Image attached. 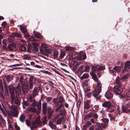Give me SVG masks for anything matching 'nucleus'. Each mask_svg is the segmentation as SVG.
Here are the masks:
<instances>
[{
	"label": "nucleus",
	"instance_id": "nucleus-1",
	"mask_svg": "<svg viewBox=\"0 0 130 130\" xmlns=\"http://www.w3.org/2000/svg\"><path fill=\"white\" fill-rule=\"evenodd\" d=\"M20 81L21 84L22 94L24 96H25L26 93L27 92L29 89L28 83H26L25 86V83L26 80L23 78L22 76L20 77Z\"/></svg>",
	"mask_w": 130,
	"mask_h": 130
},
{
	"label": "nucleus",
	"instance_id": "nucleus-2",
	"mask_svg": "<svg viewBox=\"0 0 130 130\" xmlns=\"http://www.w3.org/2000/svg\"><path fill=\"white\" fill-rule=\"evenodd\" d=\"M42 125L41 122L40 121V119L38 118H37L35 121L32 123V126L30 127L31 130H33L34 128H36L39 126H41Z\"/></svg>",
	"mask_w": 130,
	"mask_h": 130
},
{
	"label": "nucleus",
	"instance_id": "nucleus-3",
	"mask_svg": "<svg viewBox=\"0 0 130 130\" xmlns=\"http://www.w3.org/2000/svg\"><path fill=\"white\" fill-rule=\"evenodd\" d=\"M39 50L40 52L42 53L45 52L49 53L50 52V51L48 49L47 45L45 44H42L39 47Z\"/></svg>",
	"mask_w": 130,
	"mask_h": 130
},
{
	"label": "nucleus",
	"instance_id": "nucleus-4",
	"mask_svg": "<svg viewBox=\"0 0 130 130\" xmlns=\"http://www.w3.org/2000/svg\"><path fill=\"white\" fill-rule=\"evenodd\" d=\"M113 90L115 94H119L123 91V89L121 86H116L113 88Z\"/></svg>",
	"mask_w": 130,
	"mask_h": 130
},
{
	"label": "nucleus",
	"instance_id": "nucleus-5",
	"mask_svg": "<svg viewBox=\"0 0 130 130\" xmlns=\"http://www.w3.org/2000/svg\"><path fill=\"white\" fill-rule=\"evenodd\" d=\"M101 91L100 90H99L97 89H95L93 92V96L96 98L97 101H100L101 96L100 95H99V94L101 92Z\"/></svg>",
	"mask_w": 130,
	"mask_h": 130
},
{
	"label": "nucleus",
	"instance_id": "nucleus-6",
	"mask_svg": "<svg viewBox=\"0 0 130 130\" xmlns=\"http://www.w3.org/2000/svg\"><path fill=\"white\" fill-rule=\"evenodd\" d=\"M34 76H32L30 77L29 79V89H32L33 87V81L34 79L33 84H35L36 83L37 78H34Z\"/></svg>",
	"mask_w": 130,
	"mask_h": 130
},
{
	"label": "nucleus",
	"instance_id": "nucleus-7",
	"mask_svg": "<svg viewBox=\"0 0 130 130\" xmlns=\"http://www.w3.org/2000/svg\"><path fill=\"white\" fill-rule=\"evenodd\" d=\"M121 113H127L130 111V103H128L126 105L123 106L121 107Z\"/></svg>",
	"mask_w": 130,
	"mask_h": 130
},
{
	"label": "nucleus",
	"instance_id": "nucleus-8",
	"mask_svg": "<svg viewBox=\"0 0 130 130\" xmlns=\"http://www.w3.org/2000/svg\"><path fill=\"white\" fill-rule=\"evenodd\" d=\"M103 123H100V126L104 129L108 127L109 120L108 119L104 118L103 119Z\"/></svg>",
	"mask_w": 130,
	"mask_h": 130
},
{
	"label": "nucleus",
	"instance_id": "nucleus-9",
	"mask_svg": "<svg viewBox=\"0 0 130 130\" xmlns=\"http://www.w3.org/2000/svg\"><path fill=\"white\" fill-rule=\"evenodd\" d=\"M111 105V102L109 101L104 102L102 104V106L103 107L107 108L106 110V111H108V110L110 108Z\"/></svg>",
	"mask_w": 130,
	"mask_h": 130
},
{
	"label": "nucleus",
	"instance_id": "nucleus-10",
	"mask_svg": "<svg viewBox=\"0 0 130 130\" xmlns=\"http://www.w3.org/2000/svg\"><path fill=\"white\" fill-rule=\"evenodd\" d=\"M130 71V61H127L125 62L124 67V69L123 71V72L125 71Z\"/></svg>",
	"mask_w": 130,
	"mask_h": 130
},
{
	"label": "nucleus",
	"instance_id": "nucleus-11",
	"mask_svg": "<svg viewBox=\"0 0 130 130\" xmlns=\"http://www.w3.org/2000/svg\"><path fill=\"white\" fill-rule=\"evenodd\" d=\"M18 111H10L8 113V115L9 116L17 117L18 116Z\"/></svg>",
	"mask_w": 130,
	"mask_h": 130
},
{
	"label": "nucleus",
	"instance_id": "nucleus-12",
	"mask_svg": "<svg viewBox=\"0 0 130 130\" xmlns=\"http://www.w3.org/2000/svg\"><path fill=\"white\" fill-rule=\"evenodd\" d=\"M86 58V54L84 53H83L76 57L75 58L77 59L80 60L83 59L84 60Z\"/></svg>",
	"mask_w": 130,
	"mask_h": 130
},
{
	"label": "nucleus",
	"instance_id": "nucleus-13",
	"mask_svg": "<svg viewBox=\"0 0 130 130\" xmlns=\"http://www.w3.org/2000/svg\"><path fill=\"white\" fill-rule=\"evenodd\" d=\"M20 84V83H19L18 84V86L15 89V93L17 95L20 94L21 93Z\"/></svg>",
	"mask_w": 130,
	"mask_h": 130
},
{
	"label": "nucleus",
	"instance_id": "nucleus-14",
	"mask_svg": "<svg viewBox=\"0 0 130 130\" xmlns=\"http://www.w3.org/2000/svg\"><path fill=\"white\" fill-rule=\"evenodd\" d=\"M47 105V103L45 102H44L42 104V112L44 115H45L46 113Z\"/></svg>",
	"mask_w": 130,
	"mask_h": 130
},
{
	"label": "nucleus",
	"instance_id": "nucleus-15",
	"mask_svg": "<svg viewBox=\"0 0 130 130\" xmlns=\"http://www.w3.org/2000/svg\"><path fill=\"white\" fill-rule=\"evenodd\" d=\"M48 118L50 119L51 118V116L53 114V111L52 110L51 107L48 106L47 108Z\"/></svg>",
	"mask_w": 130,
	"mask_h": 130
},
{
	"label": "nucleus",
	"instance_id": "nucleus-16",
	"mask_svg": "<svg viewBox=\"0 0 130 130\" xmlns=\"http://www.w3.org/2000/svg\"><path fill=\"white\" fill-rule=\"evenodd\" d=\"M8 89L9 91L10 95H14V88L13 87V85L12 84H10L8 86Z\"/></svg>",
	"mask_w": 130,
	"mask_h": 130
},
{
	"label": "nucleus",
	"instance_id": "nucleus-17",
	"mask_svg": "<svg viewBox=\"0 0 130 130\" xmlns=\"http://www.w3.org/2000/svg\"><path fill=\"white\" fill-rule=\"evenodd\" d=\"M25 45H26V44L24 43H21L19 49V50L21 51H25L26 50V48L25 47Z\"/></svg>",
	"mask_w": 130,
	"mask_h": 130
},
{
	"label": "nucleus",
	"instance_id": "nucleus-18",
	"mask_svg": "<svg viewBox=\"0 0 130 130\" xmlns=\"http://www.w3.org/2000/svg\"><path fill=\"white\" fill-rule=\"evenodd\" d=\"M65 120V119L64 118V117L63 116L57 120L56 122V124L57 125L60 124L62 122H63V123Z\"/></svg>",
	"mask_w": 130,
	"mask_h": 130
},
{
	"label": "nucleus",
	"instance_id": "nucleus-19",
	"mask_svg": "<svg viewBox=\"0 0 130 130\" xmlns=\"http://www.w3.org/2000/svg\"><path fill=\"white\" fill-rule=\"evenodd\" d=\"M90 102L89 100L86 101L84 103V108L85 109H88L90 108L89 103Z\"/></svg>",
	"mask_w": 130,
	"mask_h": 130
},
{
	"label": "nucleus",
	"instance_id": "nucleus-20",
	"mask_svg": "<svg viewBox=\"0 0 130 130\" xmlns=\"http://www.w3.org/2000/svg\"><path fill=\"white\" fill-rule=\"evenodd\" d=\"M15 44L12 43L9 44L7 46V48L8 50L10 51H12L13 50V49H15Z\"/></svg>",
	"mask_w": 130,
	"mask_h": 130
},
{
	"label": "nucleus",
	"instance_id": "nucleus-21",
	"mask_svg": "<svg viewBox=\"0 0 130 130\" xmlns=\"http://www.w3.org/2000/svg\"><path fill=\"white\" fill-rule=\"evenodd\" d=\"M29 111L33 113H35L37 115L39 114L38 112L37 109L35 107H30L28 109Z\"/></svg>",
	"mask_w": 130,
	"mask_h": 130
},
{
	"label": "nucleus",
	"instance_id": "nucleus-22",
	"mask_svg": "<svg viewBox=\"0 0 130 130\" xmlns=\"http://www.w3.org/2000/svg\"><path fill=\"white\" fill-rule=\"evenodd\" d=\"M14 103L17 106H19L20 105V99L17 97H15L14 94Z\"/></svg>",
	"mask_w": 130,
	"mask_h": 130
},
{
	"label": "nucleus",
	"instance_id": "nucleus-23",
	"mask_svg": "<svg viewBox=\"0 0 130 130\" xmlns=\"http://www.w3.org/2000/svg\"><path fill=\"white\" fill-rule=\"evenodd\" d=\"M48 125L52 129L56 130L57 128L56 125L54 124L53 122L51 121L49 122L48 123Z\"/></svg>",
	"mask_w": 130,
	"mask_h": 130
},
{
	"label": "nucleus",
	"instance_id": "nucleus-24",
	"mask_svg": "<svg viewBox=\"0 0 130 130\" xmlns=\"http://www.w3.org/2000/svg\"><path fill=\"white\" fill-rule=\"evenodd\" d=\"M8 107L11 110V111H18L17 109V107L16 106H14L12 105H10L8 104Z\"/></svg>",
	"mask_w": 130,
	"mask_h": 130
},
{
	"label": "nucleus",
	"instance_id": "nucleus-25",
	"mask_svg": "<svg viewBox=\"0 0 130 130\" xmlns=\"http://www.w3.org/2000/svg\"><path fill=\"white\" fill-rule=\"evenodd\" d=\"M112 96L111 93L109 91H107L105 95L106 97L109 99H111Z\"/></svg>",
	"mask_w": 130,
	"mask_h": 130
},
{
	"label": "nucleus",
	"instance_id": "nucleus-26",
	"mask_svg": "<svg viewBox=\"0 0 130 130\" xmlns=\"http://www.w3.org/2000/svg\"><path fill=\"white\" fill-rule=\"evenodd\" d=\"M6 122L5 120L2 118V116L0 115V125L2 126H4L5 125Z\"/></svg>",
	"mask_w": 130,
	"mask_h": 130
},
{
	"label": "nucleus",
	"instance_id": "nucleus-27",
	"mask_svg": "<svg viewBox=\"0 0 130 130\" xmlns=\"http://www.w3.org/2000/svg\"><path fill=\"white\" fill-rule=\"evenodd\" d=\"M52 102L55 104V107H57L59 105V102L57 100V98H54L52 100Z\"/></svg>",
	"mask_w": 130,
	"mask_h": 130
},
{
	"label": "nucleus",
	"instance_id": "nucleus-28",
	"mask_svg": "<svg viewBox=\"0 0 130 130\" xmlns=\"http://www.w3.org/2000/svg\"><path fill=\"white\" fill-rule=\"evenodd\" d=\"M33 33L35 37L40 39H42L43 38L42 36L39 34V33L36 31L35 30L33 31Z\"/></svg>",
	"mask_w": 130,
	"mask_h": 130
},
{
	"label": "nucleus",
	"instance_id": "nucleus-29",
	"mask_svg": "<svg viewBox=\"0 0 130 130\" xmlns=\"http://www.w3.org/2000/svg\"><path fill=\"white\" fill-rule=\"evenodd\" d=\"M21 37V35L17 32H15L13 33H12L11 34V37L12 38H14L15 37H16L17 38H20Z\"/></svg>",
	"mask_w": 130,
	"mask_h": 130
},
{
	"label": "nucleus",
	"instance_id": "nucleus-30",
	"mask_svg": "<svg viewBox=\"0 0 130 130\" xmlns=\"http://www.w3.org/2000/svg\"><path fill=\"white\" fill-rule=\"evenodd\" d=\"M7 40L6 39H4L2 41L3 43V48L5 50H7Z\"/></svg>",
	"mask_w": 130,
	"mask_h": 130
},
{
	"label": "nucleus",
	"instance_id": "nucleus-31",
	"mask_svg": "<svg viewBox=\"0 0 130 130\" xmlns=\"http://www.w3.org/2000/svg\"><path fill=\"white\" fill-rule=\"evenodd\" d=\"M120 80H121V79H120L119 76H118L116 78L115 82L116 84L118 85L117 86H121L122 84L120 81Z\"/></svg>",
	"mask_w": 130,
	"mask_h": 130
},
{
	"label": "nucleus",
	"instance_id": "nucleus-32",
	"mask_svg": "<svg viewBox=\"0 0 130 130\" xmlns=\"http://www.w3.org/2000/svg\"><path fill=\"white\" fill-rule=\"evenodd\" d=\"M121 66H116L113 68V69L118 73H120L121 71Z\"/></svg>",
	"mask_w": 130,
	"mask_h": 130
},
{
	"label": "nucleus",
	"instance_id": "nucleus-33",
	"mask_svg": "<svg viewBox=\"0 0 130 130\" xmlns=\"http://www.w3.org/2000/svg\"><path fill=\"white\" fill-rule=\"evenodd\" d=\"M22 59L23 60H30L31 58L30 55L28 54L24 55L22 57Z\"/></svg>",
	"mask_w": 130,
	"mask_h": 130
},
{
	"label": "nucleus",
	"instance_id": "nucleus-34",
	"mask_svg": "<svg viewBox=\"0 0 130 130\" xmlns=\"http://www.w3.org/2000/svg\"><path fill=\"white\" fill-rule=\"evenodd\" d=\"M14 77L13 75H8L6 77V80L8 82H9L13 79Z\"/></svg>",
	"mask_w": 130,
	"mask_h": 130
},
{
	"label": "nucleus",
	"instance_id": "nucleus-35",
	"mask_svg": "<svg viewBox=\"0 0 130 130\" xmlns=\"http://www.w3.org/2000/svg\"><path fill=\"white\" fill-rule=\"evenodd\" d=\"M36 96L32 94L31 93L29 96V100L30 102H32L33 101L35 100L34 98Z\"/></svg>",
	"mask_w": 130,
	"mask_h": 130
},
{
	"label": "nucleus",
	"instance_id": "nucleus-36",
	"mask_svg": "<svg viewBox=\"0 0 130 130\" xmlns=\"http://www.w3.org/2000/svg\"><path fill=\"white\" fill-rule=\"evenodd\" d=\"M20 30L23 33H24L27 32L25 27L22 26L21 25H20Z\"/></svg>",
	"mask_w": 130,
	"mask_h": 130
},
{
	"label": "nucleus",
	"instance_id": "nucleus-37",
	"mask_svg": "<svg viewBox=\"0 0 130 130\" xmlns=\"http://www.w3.org/2000/svg\"><path fill=\"white\" fill-rule=\"evenodd\" d=\"M22 106L24 109L25 108V107L28 106L29 105V102L28 101H23L22 103Z\"/></svg>",
	"mask_w": 130,
	"mask_h": 130
},
{
	"label": "nucleus",
	"instance_id": "nucleus-38",
	"mask_svg": "<svg viewBox=\"0 0 130 130\" xmlns=\"http://www.w3.org/2000/svg\"><path fill=\"white\" fill-rule=\"evenodd\" d=\"M38 92L37 87H35L33 90L32 93H31L36 96L38 95Z\"/></svg>",
	"mask_w": 130,
	"mask_h": 130
},
{
	"label": "nucleus",
	"instance_id": "nucleus-39",
	"mask_svg": "<svg viewBox=\"0 0 130 130\" xmlns=\"http://www.w3.org/2000/svg\"><path fill=\"white\" fill-rule=\"evenodd\" d=\"M97 86L96 89L99 90H100L101 91L102 90V84H101V82L100 81H98L97 82Z\"/></svg>",
	"mask_w": 130,
	"mask_h": 130
},
{
	"label": "nucleus",
	"instance_id": "nucleus-40",
	"mask_svg": "<svg viewBox=\"0 0 130 130\" xmlns=\"http://www.w3.org/2000/svg\"><path fill=\"white\" fill-rule=\"evenodd\" d=\"M89 76V74L87 73H85L83 74L82 76L81 77L80 79L83 80L85 79L88 78Z\"/></svg>",
	"mask_w": 130,
	"mask_h": 130
},
{
	"label": "nucleus",
	"instance_id": "nucleus-41",
	"mask_svg": "<svg viewBox=\"0 0 130 130\" xmlns=\"http://www.w3.org/2000/svg\"><path fill=\"white\" fill-rule=\"evenodd\" d=\"M25 116L23 114H22L19 117V119L22 122H23L25 120Z\"/></svg>",
	"mask_w": 130,
	"mask_h": 130
},
{
	"label": "nucleus",
	"instance_id": "nucleus-42",
	"mask_svg": "<svg viewBox=\"0 0 130 130\" xmlns=\"http://www.w3.org/2000/svg\"><path fill=\"white\" fill-rule=\"evenodd\" d=\"M125 93L126 98L128 100H129L130 99V91H125Z\"/></svg>",
	"mask_w": 130,
	"mask_h": 130
},
{
	"label": "nucleus",
	"instance_id": "nucleus-43",
	"mask_svg": "<svg viewBox=\"0 0 130 130\" xmlns=\"http://www.w3.org/2000/svg\"><path fill=\"white\" fill-rule=\"evenodd\" d=\"M96 125L97 128L95 130H102L104 129L100 126V123L98 122L96 123Z\"/></svg>",
	"mask_w": 130,
	"mask_h": 130
},
{
	"label": "nucleus",
	"instance_id": "nucleus-44",
	"mask_svg": "<svg viewBox=\"0 0 130 130\" xmlns=\"http://www.w3.org/2000/svg\"><path fill=\"white\" fill-rule=\"evenodd\" d=\"M63 104H60L57 107V108L55 109V111L56 112H57L58 111H59L60 109H61V108L63 107Z\"/></svg>",
	"mask_w": 130,
	"mask_h": 130
},
{
	"label": "nucleus",
	"instance_id": "nucleus-45",
	"mask_svg": "<svg viewBox=\"0 0 130 130\" xmlns=\"http://www.w3.org/2000/svg\"><path fill=\"white\" fill-rule=\"evenodd\" d=\"M59 112L61 116L64 115H65V109L64 107L60 109Z\"/></svg>",
	"mask_w": 130,
	"mask_h": 130
},
{
	"label": "nucleus",
	"instance_id": "nucleus-46",
	"mask_svg": "<svg viewBox=\"0 0 130 130\" xmlns=\"http://www.w3.org/2000/svg\"><path fill=\"white\" fill-rule=\"evenodd\" d=\"M37 108L38 109V111L39 113L40 112L41 108V103L39 101L37 104Z\"/></svg>",
	"mask_w": 130,
	"mask_h": 130
},
{
	"label": "nucleus",
	"instance_id": "nucleus-47",
	"mask_svg": "<svg viewBox=\"0 0 130 130\" xmlns=\"http://www.w3.org/2000/svg\"><path fill=\"white\" fill-rule=\"evenodd\" d=\"M65 55V52L63 51H61L60 55V58L61 59Z\"/></svg>",
	"mask_w": 130,
	"mask_h": 130
},
{
	"label": "nucleus",
	"instance_id": "nucleus-48",
	"mask_svg": "<svg viewBox=\"0 0 130 130\" xmlns=\"http://www.w3.org/2000/svg\"><path fill=\"white\" fill-rule=\"evenodd\" d=\"M4 87L6 91L7 92V94H8V87L7 85L6 84V83L5 82H4Z\"/></svg>",
	"mask_w": 130,
	"mask_h": 130
},
{
	"label": "nucleus",
	"instance_id": "nucleus-49",
	"mask_svg": "<svg viewBox=\"0 0 130 130\" xmlns=\"http://www.w3.org/2000/svg\"><path fill=\"white\" fill-rule=\"evenodd\" d=\"M129 77L128 74H127L124 76H122L121 78V80L122 81H124V80L127 78Z\"/></svg>",
	"mask_w": 130,
	"mask_h": 130
},
{
	"label": "nucleus",
	"instance_id": "nucleus-50",
	"mask_svg": "<svg viewBox=\"0 0 130 130\" xmlns=\"http://www.w3.org/2000/svg\"><path fill=\"white\" fill-rule=\"evenodd\" d=\"M58 101L59 102V103L60 104H63L62 102H63L64 101V100L63 97L62 96H61L59 97Z\"/></svg>",
	"mask_w": 130,
	"mask_h": 130
},
{
	"label": "nucleus",
	"instance_id": "nucleus-51",
	"mask_svg": "<svg viewBox=\"0 0 130 130\" xmlns=\"http://www.w3.org/2000/svg\"><path fill=\"white\" fill-rule=\"evenodd\" d=\"M65 48L67 51L72 50H73V48L70 46H66Z\"/></svg>",
	"mask_w": 130,
	"mask_h": 130
},
{
	"label": "nucleus",
	"instance_id": "nucleus-52",
	"mask_svg": "<svg viewBox=\"0 0 130 130\" xmlns=\"http://www.w3.org/2000/svg\"><path fill=\"white\" fill-rule=\"evenodd\" d=\"M93 113L90 112L86 116V117L87 118H91L93 117Z\"/></svg>",
	"mask_w": 130,
	"mask_h": 130
},
{
	"label": "nucleus",
	"instance_id": "nucleus-53",
	"mask_svg": "<svg viewBox=\"0 0 130 130\" xmlns=\"http://www.w3.org/2000/svg\"><path fill=\"white\" fill-rule=\"evenodd\" d=\"M46 116L45 115L43 117V123L44 124H45L47 122V121L46 119Z\"/></svg>",
	"mask_w": 130,
	"mask_h": 130
},
{
	"label": "nucleus",
	"instance_id": "nucleus-54",
	"mask_svg": "<svg viewBox=\"0 0 130 130\" xmlns=\"http://www.w3.org/2000/svg\"><path fill=\"white\" fill-rule=\"evenodd\" d=\"M10 98L11 103L12 104L13 102H14V95H10Z\"/></svg>",
	"mask_w": 130,
	"mask_h": 130
},
{
	"label": "nucleus",
	"instance_id": "nucleus-55",
	"mask_svg": "<svg viewBox=\"0 0 130 130\" xmlns=\"http://www.w3.org/2000/svg\"><path fill=\"white\" fill-rule=\"evenodd\" d=\"M92 78L94 80V81L97 82L98 81V79L97 78L96 74L92 76Z\"/></svg>",
	"mask_w": 130,
	"mask_h": 130
},
{
	"label": "nucleus",
	"instance_id": "nucleus-56",
	"mask_svg": "<svg viewBox=\"0 0 130 130\" xmlns=\"http://www.w3.org/2000/svg\"><path fill=\"white\" fill-rule=\"evenodd\" d=\"M105 69V66H103L99 67L98 68H97V71H101L102 70Z\"/></svg>",
	"mask_w": 130,
	"mask_h": 130
},
{
	"label": "nucleus",
	"instance_id": "nucleus-57",
	"mask_svg": "<svg viewBox=\"0 0 130 130\" xmlns=\"http://www.w3.org/2000/svg\"><path fill=\"white\" fill-rule=\"evenodd\" d=\"M46 100L47 102H50L52 99V98L51 97H45Z\"/></svg>",
	"mask_w": 130,
	"mask_h": 130
},
{
	"label": "nucleus",
	"instance_id": "nucleus-58",
	"mask_svg": "<svg viewBox=\"0 0 130 130\" xmlns=\"http://www.w3.org/2000/svg\"><path fill=\"white\" fill-rule=\"evenodd\" d=\"M58 52L57 51H54L53 53V56L54 58H56L57 57Z\"/></svg>",
	"mask_w": 130,
	"mask_h": 130
},
{
	"label": "nucleus",
	"instance_id": "nucleus-59",
	"mask_svg": "<svg viewBox=\"0 0 130 130\" xmlns=\"http://www.w3.org/2000/svg\"><path fill=\"white\" fill-rule=\"evenodd\" d=\"M119 95V97L121 98H123L125 96V92L124 93H122V92Z\"/></svg>",
	"mask_w": 130,
	"mask_h": 130
},
{
	"label": "nucleus",
	"instance_id": "nucleus-60",
	"mask_svg": "<svg viewBox=\"0 0 130 130\" xmlns=\"http://www.w3.org/2000/svg\"><path fill=\"white\" fill-rule=\"evenodd\" d=\"M93 117L94 118L95 120H97V119L98 117V115L97 113H93Z\"/></svg>",
	"mask_w": 130,
	"mask_h": 130
},
{
	"label": "nucleus",
	"instance_id": "nucleus-61",
	"mask_svg": "<svg viewBox=\"0 0 130 130\" xmlns=\"http://www.w3.org/2000/svg\"><path fill=\"white\" fill-rule=\"evenodd\" d=\"M32 102L31 105L32 106H36L37 103V102L35 101V100Z\"/></svg>",
	"mask_w": 130,
	"mask_h": 130
},
{
	"label": "nucleus",
	"instance_id": "nucleus-62",
	"mask_svg": "<svg viewBox=\"0 0 130 130\" xmlns=\"http://www.w3.org/2000/svg\"><path fill=\"white\" fill-rule=\"evenodd\" d=\"M90 70V68L88 66H86L84 69V71L86 72H89Z\"/></svg>",
	"mask_w": 130,
	"mask_h": 130
},
{
	"label": "nucleus",
	"instance_id": "nucleus-63",
	"mask_svg": "<svg viewBox=\"0 0 130 130\" xmlns=\"http://www.w3.org/2000/svg\"><path fill=\"white\" fill-rule=\"evenodd\" d=\"M14 127L17 130H20L19 127L18 125L16 122L15 123Z\"/></svg>",
	"mask_w": 130,
	"mask_h": 130
},
{
	"label": "nucleus",
	"instance_id": "nucleus-64",
	"mask_svg": "<svg viewBox=\"0 0 130 130\" xmlns=\"http://www.w3.org/2000/svg\"><path fill=\"white\" fill-rule=\"evenodd\" d=\"M24 36L26 37V38H27L29 37V34L27 32L24 33Z\"/></svg>",
	"mask_w": 130,
	"mask_h": 130
}]
</instances>
